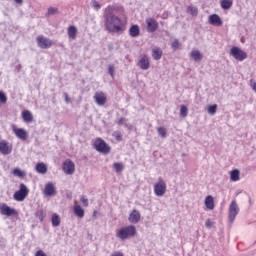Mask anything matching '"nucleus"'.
Listing matches in <instances>:
<instances>
[{
  "mask_svg": "<svg viewBox=\"0 0 256 256\" xmlns=\"http://www.w3.org/2000/svg\"><path fill=\"white\" fill-rule=\"evenodd\" d=\"M187 13H189V15L197 17V15H199V10L195 6H188Z\"/></svg>",
  "mask_w": 256,
  "mask_h": 256,
  "instance_id": "7c9ffc66",
  "label": "nucleus"
},
{
  "mask_svg": "<svg viewBox=\"0 0 256 256\" xmlns=\"http://www.w3.org/2000/svg\"><path fill=\"white\" fill-rule=\"evenodd\" d=\"M62 170L66 175H73V173H75V163L71 160H65L63 162Z\"/></svg>",
  "mask_w": 256,
  "mask_h": 256,
  "instance_id": "ddd939ff",
  "label": "nucleus"
},
{
  "mask_svg": "<svg viewBox=\"0 0 256 256\" xmlns=\"http://www.w3.org/2000/svg\"><path fill=\"white\" fill-rule=\"evenodd\" d=\"M57 13H59V9H57V8H49L48 9V15H55Z\"/></svg>",
  "mask_w": 256,
  "mask_h": 256,
  "instance_id": "79ce46f5",
  "label": "nucleus"
},
{
  "mask_svg": "<svg viewBox=\"0 0 256 256\" xmlns=\"http://www.w3.org/2000/svg\"><path fill=\"white\" fill-rule=\"evenodd\" d=\"M65 101L66 103H71V98H69V95H65Z\"/></svg>",
  "mask_w": 256,
  "mask_h": 256,
  "instance_id": "09e8293b",
  "label": "nucleus"
},
{
  "mask_svg": "<svg viewBox=\"0 0 256 256\" xmlns=\"http://www.w3.org/2000/svg\"><path fill=\"white\" fill-rule=\"evenodd\" d=\"M208 21L210 25H214V27H221L223 25V20L217 14H212L208 17Z\"/></svg>",
  "mask_w": 256,
  "mask_h": 256,
  "instance_id": "f3484780",
  "label": "nucleus"
},
{
  "mask_svg": "<svg viewBox=\"0 0 256 256\" xmlns=\"http://www.w3.org/2000/svg\"><path fill=\"white\" fill-rule=\"evenodd\" d=\"M0 215H5L6 217H13V215H19V212L15 208L9 207L6 203L0 204Z\"/></svg>",
  "mask_w": 256,
  "mask_h": 256,
  "instance_id": "1a4fd4ad",
  "label": "nucleus"
},
{
  "mask_svg": "<svg viewBox=\"0 0 256 256\" xmlns=\"http://www.w3.org/2000/svg\"><path fill=\"white\" fill-rule=\"evenodd\" d=\"M152 57L155 61H159V59L163 57V50H161V48H154L152 50Z\"/></svg>",
  "mask_w": 256,
  "mask_h": 256,
  "instance_id": "a878e982",
  "label": "nucleus"
},
{
  "mask_svg": "<svg viewBox=\"0 0 256 256\" xmlns=\"http://www.w3.org/2000/svg\"><path fill=\"white\" fill-rule=\"evenodd\" d=\"M80 201H81L83 207H89V199H87V197L81 196Z\"/></svg>",
  "mask_w": 256,
  "mask_h": 256,
  "instance_id": "4c0bfd02",
  "label": "nucleus"
},
{
  "mask_svg": "<svg viewBox=\"0 0 256 256\" xmlns=\"http://www.w3.org/2000/svg\"><path fill=\"white\" fill-rule=\"evenodd\" d=\"M14 135L21 141H27L29 139V132L23 128H18L16 125L12 126Z\"/></svg>",
  "mask_w": 256,
  "mask_h": 256,
  "instance_id": "9d476101",
  "label": "nucleus"
},
{
  "mask_svg": "<svg viewBox=\"0 0 256 256\" xmlns=\"http://www.w3.org/2000/svg\"><path fill=\"white\" fill-rule=\"evenodd\" d=\"M35 169L40 175H45V173H47V165L43 162L36 164Z\"/></svg>",
  "mask_w": 256,
  "mask_h": 256,
  "instance_id": "393cba45",
  "label": "nucleus"
},
{
  "mask_svg": "<svg viewBox=\"0 0 256 256\" xmlns=\"http://www.w3.org/2000/svg\"><path fill=\"white\" fill-rule=\"evenodd\" d=\"M180 115L181 117H187V115H189V109L187 108V106L182 105L180 107Z\"/></svg>",
  "mask_w": 256,
  "mask_h": 256,
  "instance_id": "2f4dec72",
  "label": "nucleus"
},
{
  "mask_svg": "<svg viewBox=\"0 0 256 256\" xmlns=\"http://www.w3.org/2000/svg\"><path fill=\"white\" fill-rule=\"evenodd\" d=\"M239 175H240L239 170H237V169L232 170L230 172V179H231V181H239V179H240Z\"/></svg>",
  "mask_w": 256,
  "mask_h": 256,
  "instance_id": "c756f323",
  "label": "nucleus"
},
{
  "mask_svg": "<svg viewBox=\"0 0 256 256\" xmlns=\"http://www.w3.org/2000/svg\"><path fill=\"white\" fill-rule=\"evenodd\" d=\"M204 205L208 211H213L215 209V198L211 195L206 196Z\"/></svg>",
  "mask_w": 256,
  "mask_h": 256,
  "instance_id": "6ab92c4d",
  "label": "nucleus"
},
{
  "mask_svg": "<svg viewBox=\"0 0 256 256\" xmlns=\"http://www.w3.org/2000/svg\"><path fill=\"white\" fill-rule=\"evenodd\" d=\"M115 11H118L119 13L124 14L125 9L122 6H113L108 5L104 9V26L106 31L108 33H113L116 35H122V33H125L127 31V15H123V18L113 14Z\"/></svg>",
  "mask_w": 256,
  "mask_h": 256,
  "instance_id": "f257e3e1",
  "label": "nucleus"
},
{
  "mask_svg": "<svg viewBox=\"0 0 256 256\" xmlns=\"http://www.w3.org/2000/svg\"><path fill=\"white\" fill-rule=\"evenodd\" d=\"M112 135L116 141H123V134L120 131H115Z\"/></svg>",
  "mask_w": 256,
  "mask_h": 256,
  "instance_id": "e433bc0d",
  "label": "nucleus"
},
{
  "mask_svg": "<svg viewBox=\"0 0 256 256\" xmlns=\"http://www.w3.org/2000/svg\"><path fill=\"white\" fill-rule=\"evenodd\" d=\"M138 67H140L142 71H147V69L151 67V61L149 60V56H147V54L140 57L138 60Z\"/></svg>",
  "mask_w": 256,
  "mask_h": 256,
  "instance_id": "f8f14e48",
  "label": "nucleus"
},
{
  "mask_svg": "<svg viewBox=\"0 0 256 256\" xmlns=\"http://www.w3.org/2000/svg\"><path fill=\"white\" fill-rule=\"evenodd\" d=\"M18 5H23V0H14Z\"/></svg>",
  "mask_w": 256,
  "mask_h": 256,
  "instance_id": "8fccbe9b",
  "label": "nucleus"
},
{
  "mask_svg": "<svg viewBox=\"0 0 256 256\" xmlns=\"http://www.w3.org/2000/svg\"><path fill=\"white\" fill-rule=\"evenodd\" d=\"M157 131L162 139H165V137H167V129L165 127H159Z\"/></svg>",
  "mask_w": 256,
  "mask_h": 256,
  "instance_id": "473e14b6",
  "label": "nucleus"
},
{
  "mask_svg": "<svg viewBox=\"0 0 256 256\" xmlns=\"http://www.w3.org/2000/svg\"><path fill=\"white\" fill-rule=\"evenodd\" d=\"M128 221L133 224L139 223V221H141V213L138 210H132L128 217Z\"/></svg>",
  "mask_w": 256,
  "mask_h": 256,
  "instance_id": "a211bd4d",
  "label": "nucleus"
},
{
  "mask_svg": "<svg viewBox=\"0 0 256 256\" xmlns=\"http://www.w3.org/2000/svg\"><path fill=\"white\" fill-rule=\"evenodd\" d=\"M43 193L46 197H54V195H57L55 184L48 182L44 187Z\"/></svg>",
  "mask_w": 256,
  "mask_h": 256,
  "instance_id": "2eb2a0df",
  "label": "nucleus"
},
{
  "mask_svg": "<svg viewBox=\"0 0 256 256\" xmlns=\"http://www.w3.org/2000/svg\"><path fill=\"white\" fill-rule=\"evenodd\" d=\"M13 152V144L7 142V140H0V153L2 155H11Z\"/></svg>",
  "mask_w": 256,
  "mask_h": 256,
  "instance_id": "9b49d317",
  "label": "nucleus"
},
{
  "mask_svg": "<svg viewBox=\"0 0 256 256\" xmlns=\"http://www.w3.org/2000/svg\"><path fill=\"white\" fill-rule=\"evenodd\" d=\"M207 111L209 115H215V113H217V104L208 106Z\"/></svg>",
  "mask_w": 256,
  "mask_h": 256,
  "instance_id": "f704fd0d",
  "label": "nucleus"
},
{
  "mask_svg": "<svg viewBox=\"0 0 256 256\" xmlns=\"http://www.w3.org/2000/svg\"><path fill=\"white\" fill-rule=\"evenodd\" d=\"M154 193L157 197H163L167 193V184L163 178H159L158 182L154 184Z\"/></svg>",
  "mask_w": 256,
  "mask_h": 256,
  "instance_id": "39448f33",
  "label": "nucleus"
},
{
  "mask_svg": "<svg viewBox=\"0 0 256 256\" xmlns=\"http://www.w3.org/2000/svg\"><path fill=\"white\" fill-rule=\"evenodd\" d=\"M68 37L72 41H75L77 39V27L75 26H69L67 29Z\"/></svg>",
  "mask_w": 256,
  "mask_h": 256,
  "instance_id": "4be33fe9",
  "label": "nucleus"
},
{
  "mask_svg": "<svg viewBox=\"0 0 256 256\" xmlns=\"http://www.w3.org/2000/svg\"><path fill=\"white\" fill-rule=\"evenodd\" d=\"M137 235V228L135 226H125L116 231V237L121 239V241H126L131 237H135Z\"/></svg>",
  "mask_w": 256,
  "mask_h": 256,
  "instance_id": "f03ea898",
  "label": "nucleus"
},
{
  "mask_svg": "<svg viewBox=\"0 0 256 256\" xmlns=\"http://www.w3.org/2000/svg\"><path fill=\"white\" fill-rule=\"evenodd\" d=\"M51 223L52 227H59V225H61V217L59 216V214H52Z\"/></svg>",
  "mask_w": 256,
  "mask_h": 256,
  "instance_id": "bb28decb",
  "label": "nucleus"
},
{
  "mask_svg": "<svg viewBox=\"0 0 256 256\" xmlns=\"http://www.w3.org/2000/svg\"><path fill=\"white\" fill-rule=\"evenodd\" d=\"M12 175H14V177H19V179H24L27 173H25V171L21 170L20 168H14Z\"/></svg>",
  "mask_w": 256,
  "mask_h": 256,
  "instance_id": "cd10ccee",
  "label": "nucleus"
},
{
  "mask_svg": "<svg viewBox=\"0 0 256 256\" xmlns=\"http://www.w3.org/2000/svg\"><path fill=\"white\" fill-rule=\"evenodd\" d=\"M0 103H7V95L3 91H0Z\"/></svg>",
  "mask_w": 256,
  "mask_h": 256,
  "instance_id": "58836bf2",
  "label": "nucleus"
},
{
  "mask_svg": "<svg viewBox=\"0 0 256 256\" xmlns=\"http://www.w3.org/2000/svg\"><path fill=\"white\" fill-rule=\"evenodd\" d=\"M125 121H127V119H125V118H120V119L117 121V125H124V124H125Z\"/></svg>",
  "mask_w": 256,
  "mask_h": 256,
  "instance_id": "49530a36",
  "label": "nucleus"
},
{
  "mask_svg": "<svg viewBox=\"0 0 256 256\" xmlns=\"http://www.w3.org/2000/svg\"><path fill=\"white\" fill-rule=\"evenodd\" d=\"M98 215H99V211L94 210L93 214H92V217H94V219H97Z\"/></svg>",
  "mask_w": 256,
  "mask_h": 256,
  "instance_id": "de8ad7c7",
  "label": "nucleus"
},
{
  "mask_svg": "<svg viewBox=\"0 0 256 256\" xmlns=\"http://www.w3.org/2000/svg\"><path fill=\"white\" fill-rule=\"evenodd\" d=\"M230 55H232V57H234L236 61H245V59L247 58V52L241 50V48L237 46H233L230 49Z\"/></svg>",
  "mask_w": 256,
  "mask_h": 256,
  "instance_id": "0eeeda50",
  "label": "nucleus"
},
{
  "mask_svg": "<svg viewBox=\"0 0 256 256\" xmlns=\"http://www.w3.org/2000/svg\"><path fill=\"white\" fill-rule=\"evenodd\" d=\"M146 25L148 33H155L159 29V22L154 18L146 19Z\"/></svg>",
  "mask_w": 256,
  "mask_h": 256,
  "instance_id": "4468645a",
  "label": "nucleus"
},
{
  "mask_svg": "<svg viewBox=\"0 0 256 256\" xmlns=\"http://www.w3.org/2000/svg\"><path fill=\"white\" fill-rule=\"evenodd\" d=\"M35 256H47V254H46L43 250H38V251L35 253Z\"/></svg>",
  "mask_w": 256,
  "mask_h": 256,
  "instance_id": "a18cd8bd",
  "label": "nucleus"
},
{
  "mask_svg": "<svg viewBox=\"0 0 256 256\" xmlns=\"http://www.w3.org/2000/svg\"><path fill=\"white\" fill-rule=\"evenodd\" d=\"M108 73L111 77H115V67L113 65L108 66Z\"/></svg>",
  "mask_w": 256,
  "mask_h": 256,
  "instance_id": "ea45409f",
  "label": "nucleus"
},
{
  "mask_svg": "<svg viewBox=\"0 0 256 256\" xmlns=\"http://www.w3.org/2000/svg\"><path fill=\"white\" fill-rule=\"evenodd\" d=\"M73 211L79 219H83V217H85V210L77 203V201L74 202Z\"/></svg>",
  "mask_w": 256,
  "mask_h": 256,
  "instance_id": "aec40b11",
  "label": "nucleus"
},
{
  "mask_svg": "<svg viewBox=\"0 0 256 256\" xmlns=\"http://www.w3.org/2000/svg\"><path fill=\"white\" fill-rule=\"evenodd\" d=\"M221 7L223 9H231L233 7V0H221Z\"/></svg>",
  "mask_w": 256,
  "mask_h": 256,
  "instance_id": "c85d7f7f",
  "label": "nucleus"
},
{
  "mask_svg": "<svg viewBox=\"0 0 256 256\" xmlns=\"http://www.w3.org/2000/svg\"><path fill=\"white\" fill-rule=\"evenodd\" d=\"M205 227H207V229H211L213 227V221L208 218L205 222Z\"/></svg>",
  "mask_w": 256,
  "mask_h": 256,
  "instance_id": "c03bdc74",
  "label": "nucleus"
},
{
  "mask_svg": "<svg viewBox=\"0 0 256 256\" xmlns=\"http://www.w3.org/2000/svg\"><path fill=\"white\" fill-rule=\"evenodd\" d=\"M35 217H37L39 221H43L45 219V212H43V210H38L35 213Z\"/></svg>",
  "mask_w": 256,
  "mask_h": 256,
  "instance_id": "c9c22d12",
  "label": "nucleus"
},
{
  "mask_svg": "<svg viewBox=\"0 0 256 256\" xmlns=\"http://www.w3.org/2000/svg\"><path fill=\"white\" fill-rule=\"evenodd\" d=\"M181 47V43H179V40H174L172 43V49H179Z\"/></svg>",
  "mask_w": 256,
  "mask_h": 256,
  "instance_id": "37998d69",
  "label": "nucleus"
},
{
  "mask_svg": "<svg viewBox=\"0 0 256 256\" xmlns=\"http://www.w3.org/2000/svg\"><path fill=\"white\" fill-rule=\"evenodd\" d=\"M92 6L94 7V9H96V11H99V9H101V4H99L97 0H92Z\"/></svg>",
  "mask_w": 256,
  "mask_h": 256,
  "instance_id": "a19ab883",
  "label": "nucleus"
},
{
  "mask_svg": "<svg viewBox=\"0 0 256 256\" xmlns=\"http://www.w3.org/2000/svg\"><path fill=\"white\" fill-rule=\"evenodd\" d=\"M190 57L191 59H193V61H196L197 63L203 60V54H201L199 50H192L190 53Z\"/></svg>",
  "mask_w": 256,
  "mask_h": 256,
  "instance_id": "5701e85b",
  "label": "nucleus"
},
{
  "mask_svg": "<svg viewBox=\"0 0 256 256\" xmlns=\"http://www.w3.org/2000/svg\"><path fill=\"white\" fill-rule=\"evenodd\" d=\"M29 195V188H27V185H25L24 183H21L19 185V190H17L14 195H13V199L15 201H25V199H27V196Z\"/></svg>",
  "mask_w": 256,
  "mask_h": 256,
  "instance_id": "20e7f679",
  "label": "nucleus"
},
{
  "mask_svg": "<svg viewBox=\"0 0 256 256\" xmlns=\"http://www.w3.org/2000/svg\"><path fill=\"white\" fill-rule=\"evenodd\" d=\"M93 147L98 153H103V155H109V153H111V146H109L103 138H96Z\"/></svg>",
  "mask_w": 256,
  "mask_h": 256,
  "instance_id": "7ed1b4c3",
  "label": "nucleus"
},
{
  "mask_svg": "<svg viewBox=\"0 0 256 256\" xmlns=\"http://www.w3.org/2000/svg\"><path fill=\"white\" fill-rule=\"evenodd\" d=\"M21 115L24 123H33V114L31 111L24 110Z\"/></svg>",
  "mask_w": 256,
  "mask_h": 256,
  "instance_id": "412c9836",
  "label": "nucleus"
},
{
  "mask_svg": "<svg viewBox=\"0 0 256 256\" xmlns=\"http://www.w3.org/2000/svg\"><path fill=\"white\" fill-rule=\"evenodd\" d=\"M94 101L99 105L100 107H103L105 103H107V95L103 91L96 92L94 94Z\"/></svg>",
  "mask_w": 256,
  "mask_h": 256,
  "instance_id": "dca6fc26",
  "label": "nucleus"
},
{
  "mask_svg": "<svg viewBox=\"0 0 256 256\" xmlns=\"http://www.w3.org/2000/svg\"><path fill=\"white\" fill-rule=\"evenodd\" d=\"M114 170L116 171V173H122L123 172V165L119 162H115L113 164Z\"/></svg>",
  "mask_w": 256,
  "mask_h": 256,
  "instance_id": "72a5a7b5",
  "label": "nucleus"
},
{
  "mask_svg": "<svg viewBox=\"0 0 256 256\" xmlns=\"http://www.w3.org/2000/svg\"><path fill=\"white\" fill-rule=\"evenodd\" d=\"M229 214L228 219L230 223H233L235 221L237 215H239V206L237 205V201L233 200L229 206Z\"/></svg>",
  "mask_w": 256,
  "mask_h": 256,
  "instance_id": "6e6552de",
  "label": "nucleus"
},
{
  "mask_svg": "<svg viewBox=\"0 0 256 256\" xmlns=\"http://www.w3.org/2000/svg\"><path fill=\"white\" fill-rule=\"evenodd\" d=\"M36 43L40 49H49L53 47V40L43 36L39 35L36 37Z\"/></svg>",
  "mask_w": 256,
  "mask_h": 256,
  "instance_id": "423d86ee",
  "label": "nucleus"
},
{
  "mask_svg": "<svg viewBox=\"0 0 256 256\" xmlns=\"http://www.w3.org/2000/svg\"><path fill=\"white\" fill-rule=\"evenodd\" d=\"M140 33L139 25H132L129 29L130 37H139Z\"/></svg>",
  "mask_w": 256,
  "mask_h": 256,
  "instance_id": "b1692460",
  "label": "nucleus"
}]
</instances>
